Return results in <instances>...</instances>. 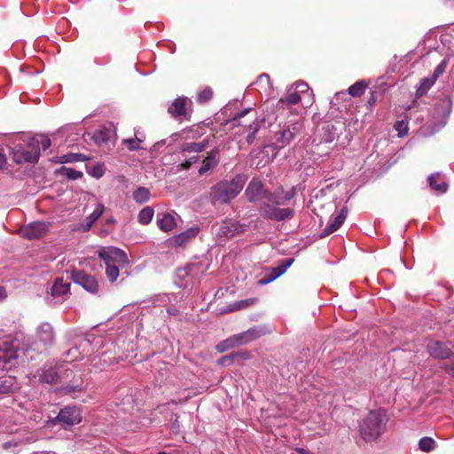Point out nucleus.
I'll return each mask as SVG.
<instances>
[{"label": "nucleus", "mask_w": 454, "mask_h": 454, "mask_svg": "<svg viewBox=\"0 0 454 454\" xmlns=\"http://www.w3.org/2000/svg\"><path fill=\"white\" fill-rule=\"evenodd\" d=\"M21 142L24 145L26 143V150H27L28 153L35 152L36 153V161L39 159L40 156V145H38V142L36 139V136L31 137L29 138H27V140L21 138Z\"/></svg>", "instance_id": "obj_29"}, {"label": "nucleus", "mask_w": 454, "mask_h": 454, "mask_svg": "<svg viewBox=\"0 0 454 454\" xmlns=\"http://www.w3.org/2000/svg\"><path fill=\"white\" fill-rule=\"evenodd\" d=\"M367 86H368V84L364 81H358V82H355L353 85H351L348 88L347 97L351 96V97L357 98V97L362 96L364 94L365 89L367 88Z\"/></svg>", "instance_id": "obj_27"}, {"label": "nucleus", "mask_w": 454, "mask_h": 454, "mask_svg": "<svg viewBox=\"0 0 454 454\" xmlns=\"http://www.w3.org/2000/svg\"><path fill=\"white\" fill-rule=\"evenodd\" d=\"M441 179L439 173L432 174L428 176V184L432 190L439 193H444L448 190V185L444 181L438 184Z\"/></svg>", "instance_id": "obj_23"}, {"label": "nucleus", "mask_w": 454, "mask_h": 454, "mask_svg": "<svg viewBox=\"0 0 454 454\" xmlns=\"http://www.w3.org/2000/svg\"><path fill=\"white\" fill-rule=\"evenodd\" d=\"M348 210L347 208H342L340 212L334 217L331 218L325 226V228L323 230L320 237H325L330 235L331 233L337 231L344 223V221L347 218Z\"/></svg>", "instance_id": "obj_15"}, {"label": "nucleus", "mask_w": 454, "mask_h": 454, "mask_svg": "<svg viewBox=\"0 0 454 454\" xmlns=\"http://www.w3.org/2000/svg\"><path fill=\"white\" fill-rule=\"evenodd\" d=\"M116 263L121 266H125L129 263V259L124 251L115 247V264Z\"/></svg>", "instance_id": "obj_37"}, {"label": "nucleus", "mask_w": 454, "mask_h": 454, "mask_svg": "<svg viewBox=\"0 0 454 454\" xmlns=\"http://www.w3.org/2000/svg\"><path fill=\"white\" fill-rule=\"evenodd\" d=\"M253 85L255 86V89L260 93H264L267 96L271 95L272 84L270 78L267 74H260Z\"/></svg>", "instance_id": "obj_18"}, {"label": "nucleus", "mask_w": 454, "mask_h": 454, "mask_svg": "<svg viewBox=\"0 0 454 454\" xmlns=\"http://www.w3.org/2000/svg\"><path fill=\"white\" fill-rule=\"evenodd\" d=\"M90 340L82 338L78 346H74L67 352V356H70L73 360L82 359L85 355L90 352Z\"/></svg>", "instance_id": "obj_17"}, {"label": "nucleus", "mask_w": 454, "mask_h": 454, "mask_svg": "<svg viewBox=\"0 0 454 454\" xmlns=\"http://www.w3.org/2000/svg\"><path fill=\"white\" fill-rule=\"evenodd\" d=\"M37 336L44 344H51L54 340V332L52 326L48 323H43L37 328Z\"/></svg>", "instance_id": "obj_20"}, {"label": "nucleus", "mask_w": 454, "mask_h": 454, "mask_svg": "<svg viewBox=\"0 0 454 454\" xmlns=\"http://www.w3.org/2000/svg\"><path fill=\"white\" fill-rule=\"evenodd\" d=\"M445 371L454 377V360L444 367Z\"/></svg>", "instance_id": "obj_49"}, {"label": "nucleus", "mask_w": 454, "mask_h": 454, "mask_svg": "<svg viewBox=\"0 0 454 454\" xmlns=\"http://www.w3.org/2000/svg\"><path fill=\"white\" fill-rule=\"evenodd\" d=\"M294 138V133L290 129H285L281 132L280 137L278 138V142L281 141V146H284L286 144L290 143V141Z\"/></svg>", "instance_id": "obj_44"}, {"label": "nucleus", "mask_w": 454, "mask_h": 454, "mask_svg": "<svg viewBox=\"0 0 454 454\" xmlns=\"http://www.w3.org/2000/svg\"><path fill=\"white\" fill-rule=\"evenodd\" d=\"M18 388L14 378L8 376L0 379V395L12 393Z\"/></svg>", "instance_id": "obj_24"}, {"label": "nucleus", "mask_w": 454, "mask_h": 454, "mask_svg": "<svg viewBox=\"0 0 454 454\" xmlns=\"http://www.w3.org/2000/svg\"><path fill=\"white\" fill-rule=\"evenodd\" d=\"M206 145H207V144L204 141L200 142V143H188L184 145L183 151L188 152V153H192V152L199 153V152L203 151L205 149Z\"/></svg>", "instance_id": "obj_34"}, {"label": "nucleus", "mask_w": 454, "mask_h": 454, "mask_svg": "<svg viewBox=\"0 0 454 454\" xmlns=\"http://www.w3.org/2000/svg\"><path fill=\"white\" fill-rule=\"evenodd\" d=\"M6 164V156L0 152V168H4Z\"/></svg>", "instance_id": "obj_51"}, {"label": "nucleus", "mask_w": 454, "mask_h": 454, "mask_svg": "<svg viewBox=\"0 0 454 454\" xmlns=\"http://www.w3.org/2000/svg\"><path fill=\"white\" fill-rule=\"evenodd\" d=\"M111 232L110 230L106 229V228H101L99 230V232H98V235L102 238L107 236L109 233Z\"/></svg>", "instance_id": "obj_52"}, {"label": "nucleus", "mask_w": 454, "mask_h": 454, "mask_svg": "<svg viewBox=\"0 0 454 454\" xmlns=\"http://www.w3.org/2000/svg\"><path fill=\"white\" fill-rule=\"evenodd\" d=\"M153 215V208L151 207H145L138 214V222L141 224L146 225L152 221Z\"/></svg>", "instance_id": "obj_31"}, {"label": "nucleus", "mask_w": 454, "mask_h": 454, "mask_svg": "<svg viewBox=\"0 0 454 454\" xmlns=\"http://www.w3.org/2000/svg\"><path fill=\"white\" fill-rule=\"evenodd\" d=\"M218 163L217 151L212 150L203 160L202 165L199 169L200 175L206 174L208 170L215 168Z\"/></svg>", "instance_id": "obj_22"}, {"label": "nucleus", "mask_w": 454, "mask_h": 454, "mask_svg": "<svg viewBox=\"0 0 454 454\" xmlns=\"http://www.w3.org/2000/svg\"><path fill=\"white\" fill-rule=\"evenodd\" d=\"M242 231H244V225L240 224L237 220L229 219L222 223L218 234L225 238H231Z\"/></svg>", "instance_id": "obj_13"}, {"label": "nucleus", "mask_w": 454, "mask_h": 454, "mask_svg": "<svg viewBox=\"0 0 454 454\" xmlns=\"http://www.w3.org/2000/svg\"><path fill=\"white\" fill-rule=\"evenodd\" d=\"M118 405L122 406L121 410L124 412H131L134 409V399H133L132 395H126L125 397L123 398L121 403H118Z\"/></svg>", "instance_id": "obj_35"}, {"label": "nucleus", "mask_w": 454, "mask_h": 454, "mask_svg": "<svg viewBox=\"0 0 454 454\" xmlns=\"http://www.w3.org/2000/svg\"><path fill=\"white\" fill-rule=\"evenodd\" d=\"M104 206L102 204H98L94 211L87 217L90 223H94L103 214Z\"/></svg>", "instance_id": "obj_43"}, {"label": "nucleus", "mask_w": 454, "mask_h": 454, "mask_svg": "<svg viewBox=\"0 0 454 454\" xmlns=\"http://www.w3.org/2000/svg\"><path fill=\"white\" fill-rule=\"evenodd\" d=\"M143 142L141 137H136L135 138L125 139L123 143L127 145V147L133 151L140 148V144Z\"/></svg>", "instance_id": "obj_41"}, {"label": "nucleus", "mask_w": 454, "mask_h": 454, "mask_svg": "<svg viewBox=\"0 0 454 454\" xmlns=\"http://www.w3.org/2000/svg\"><path fill=\"white\" fill-rule=\"evenodd\" d=\"M291 263H292V260L289 261L286 263V265L273 269L271 270V272L267 277L259 280V284L260 285H267L270 282L275 280L276 278H278L279 276H281L286 270L287 267H289L291 265Z\"/></svg>", "instance_id": "obj_25"}, {"label": "nucleus", "mask_w": 454, "mask_h": 454, "mask_svg": "<svg viewBox=\"0 0 454 454\" xmlns=\"http://www.w3.org/2000/svg\"><path fill=\"white\" fill-rule=\"evenodd\" d=\"M89 160V157L82 153H67L60 156V163H72L78 161H85Z\"/></svg>", "instance_id": "obj_30"}, {"label": "nucleus", "mask_w": 454, "mask_h": 454, "mask_svg": "<svg viewBox=\"0 0 454 454\" xmlns=\"http://www.w3.org/2000/svg\"><path fill=\"white\" fill-rule=\"evenodd\" d=\"M375 101H376L375 95H374V93H372L371 98L368 100V105L371 106L375 103Z\"/></svg>", "instance_id": "obj_55"}, {"label": "nucleus", "mask_w": 454, "mask_h": 454, "mask_svg": "<svg viewBox=\"0 0 454 454\" xmlns=\"http://www.w3.org/2000/svg\"><path fill=\"white\" fill-rule=\"evenodd\" d=\"M427 351L436 359H445L451 355L450 348L440 340H430L427 344Z\"/></svg>", "instance_id": "obj_12"}, {"label": "nucleus", "mask_w": 454, "mask_h": 454, "mask_svg": "<svg viewBox=\"0 0 454 454\" xmlns=\"http://www.w3.org/2000/svg\"><path fill=\"white\" fill-rule=\"evenodd\" d=\"M435 77H425L421 80L419 87L418 88V93L423 95L435 83Z\"/></svg>", "instance_id": "obj_33"}, {"label": "nucleus", "mask_w": 454, "mask_h": 454, "mask_svg": "<svg viewBox=\"0 0 454 454\" xmlns=\"http://www.w3.org/2000/svg\"><path fill=\"white\" fill-rule=\"evenodd\" d=\"M200 229L197 226H192L190 229L174 236L169 239V243L175 247L184 246L191 239H194L199 233Z\"/></svg>", "instance_id": "obj_16"}, {"label": "nucleus", "mask_w": 454, "mask_h": 454, "mask_svg": "<svg viewBox=\"0 0 454 454\" xmlns=\"http://www.w3.org/2000/svg\"><path fill=\"white\" fill-rule=\"evenodd\" d=\"M395 129L398 132V136L403 137L407 135L408 132V123L406 121H397L395 125Z\"/></svg>", "instance_id": "obj_39"}, {"label": "nucleus", "mask_w": 454, "mask_h": 454, "mask_svg": "<svg viewBox=\"0 0 454 454\" xmlns=\"http://www.w3.org/2000/svg\"><path fill=\"white\" fill-rule=\"evenodd\" d=\"M192 105L191 99L185 97L177 98L168 107V114H186L188 106Z\"/></svg>", "instance_id": "obj_21"}, {"label": "nucleus", "mask_w": 454, "mask_h": 454, "mask_svg": "<svg viewBox=\"0 0 454 454\" xmlns=\"http://www.w3.org/2000/svg\"><path fill=\"white\" fill-rule=\"evenodd\" d=\"M98 256L106 265V273L110 282H114V248L102 247L98 250Z\"/></svg>", "instance_id": "obj_14"}, {"label": "nucleus", "mask_w": 454, "mask_h": 454, "mask_svg": "<svg viewBox=\"0 0 454 454\" xmlns=\"http://www.w3.org/2000/svg\"><path fill=\"white\" fill-rule=\"evenodd\" d=\"M88 173L96 178H100L101 176H103L105 173L104 165L97 163L96 165L88 169Z\"/></svg>", "instance_id": "obj_38"}, {"label": "nucleus", "mask_w": 454, "mask_h": 454, "mask_svg": "<svg viewBox=\"0 0 454 454\" xmlns=\"http://www.w3.org/2000/svg\"><path fill=\"white\" fill-rule=\"evenodd\" d=\"M92 225H93V223H90V221H88V218H86L82 223H81V224L77 228V230L84 232V231H89Z\"/></svg>", "instance_id": "obj_47"}, {"label": "nucleus", "mask_w": 454, "mask_h": 454, "mask_svg": "<svg viewBox=\"0 0 454 454\" xmlns=\"http://www.w3.org/2000/svg\"><path fill=\"white\" fill-rule=\"evenodd\" d=\"M119 276V270L118 268L115 266V275H114V278L115 279L117 278V277Z\"/></svg>", "instance_id": "obj_56"}, {"label": "nucleus", "mask_w": 454, "mask_h": 454, "mask_svg": "<svg viewBox=\"0 0 454 454\" xmlns=\"http://www.w3.org/2000/svg\"><path fill=\"white\" fill-rule=\"evenodd\" d=\"M133 199L139 204L145 203L150 199V191L145 187H138L133 192Z\"/></svg>", "instance_id": "obj_32"}, {"label": "nucleus", "mask_w": 454, "mask_h": 454, "mask_svg": "<svg viewBox=\"0 0 454 454\" xmlns=\"http://www.w3.org/2000/svg\"><path fill=\"white\" fill-rule=\"evenodd\" d=\"M213 97V90L211 88L207 87L200 91L197 95V100L200 103L207 102Z\"/></svg>", "instance_id": "obj_36"}, {"label": "nucleus", "mask_w": 454, "mask_h": 454, "mask_svg": "<svg viewBox=\"0 0 454 454\" xmlns=\"http://www.w3.org/2000/svg\"><path fill=\"white\" fill-rule=\"evenodd\" d=\"M71 278L74 283L80 285L88 292L95 293L98 291V285L96 278L86 274L84 271L73 270Z\"/></svg>", "instance_id": "obj_10"}, {"label": "nucleus", "mask_w": 454, "mask_h": 454, "mask_svg": "<svg viewBox=\"0 0 454 454\" xmlns=\"http://www.w3.org/2000/svg\"><path fill=\"white\" fill-rule=\"evenodd\" d=\"M263 331L261 328L254 327L248 329L247 331L235 334L223 341L220 342L216 346V349L218 352H224L230 348H232L236 346H239L242 344H246L249 341H252L263 334Z\"/></svg>", "instance_id": "obj_5"}, {"label": "nucleus", "mask_w": 454, "mask_h": 454, "mask_svg": "<svg viewBox=\"0 0 454 454\" xmlns=\"http://www.w3.org/2000/svg\"><path fill=\"white\" fill-rule=\"evenodd\" d=\"M294 195V187L286 192L281 190L270 192L264 188L258 177L252 178L245 191V196L249 202L260 203L259 209L262 216L278 222L291 219L294 216V211L292 208L279 207V206H284Z\"/></svg>", "instance_id": "obj_1"}, {"label": "nucleus", "mask_w": 454, "mask_h": 454, "mask_svg": "<svg viewBox=\"0 0 454 454\" xmlns=\"http://www.w3.org/2000/svg\"><path fill=\"white\" fill-rule=\"evenodd\" d=\"M18 342L16 340L0 342V368L9 370L14 366L18 358Z\"/></svg>", "instance_id": "obj_6"}, {"label": "nucleus", "mask_w": 454, "mask_h": 454, "mask_svg": "<svg viewBox=\"0 0 454 454\" xmlns=\"http://www.w3.org/2000/svg\"><path fill=\"white\" fill-rule=\"evenodd\" d=\"M56 173L67 177L68 180H76L81 178L83 176V173L82 171L76 170L72 168L67 167H60L56 170Z\"/></svg>", "instance_id": "obj_26"}, {"label": "nucleus", "mask_w": 454, "mask_h": 454, "mask_svg": "<svg viewBox=\"0 0 454 454\" xmlns=\"http://www.w3.org/2000/svg\"><path fill=\"white\" fill-rule=\"evenodd\" d=\"M57 419L64 426V427L78 424L82 420L80 409L75 406L65 407L60 410Z\"/></svg>", "instance_id": "obj_9"}, {"label": "nucleus", "mask_w": 454, "mask_h": 454, "mask_svg": "<svg viewBox=\"0 0 454 454\" xmlns=\"http://www.w3.org/2000/svg\"><path fill=\"white\" fill-rule=\"evenodd\" d=\"M388 420L387 411L378 409L370 411L359 425V433L366 442L376 440L386 429Z\"/></svg>", "instance_id": "obj_3"}, {"label": "nucleus", "mask_w": 454, "mask_h": 454, "mask_svg": "<svg viewBox=\"0 0 454 454\" xmlns=\"http://www.w3.org/2000/svg\"><path fill=\"white\" fill-rule=\"evenodd\" d=\"M6 297L7 294L4 287L0 286V301H4Z\"/></svg>", "instance_id": "obj_53"}, {"label": "nucleus", "mask_w": 454, "mask_h": 454, "mask_svg": "<svg viewBox=\"0 0 454 454\" xmlns=\"http://www.w3.org/2000/svg\"><path fill=\"white\" fill-rule=\"evenodd\" d=\"M48 231V224L44 222H34L19 229L20 237L32 240L43 237Z\"/></svg>", "instance_id": "obj_7"}, {"label": "nucleus", "mask_w": 454, "mask_h": 454, "mask_svg": "<svg viewBox=\"0 0 454 454\" xmlns=\"http://www.w3.org/2000/svg\"><path fill=\"white\" fill-rule=\"evenodd\" d=\"M35 136L38 142V145H40V151H45L51 146V139L47 136L43 134H38Z\"/></svg>", "instance_id": "obj_42"}, {"label": "nucleus", "mask_w": 454, "mask_h": 454, "mask_svg": "<svg viewBox=\"0 0 454 454\" xmlns=\"http://www.w3.org/2000/svg\"><path fill=\"white\" fill-rule=\"evenodd\" d=\"M247 180V176L244 174L236 175L230 181L223 180L212 186L210 197L215 201L228 203L239 194Z\"/></svg>", "instance_id": "obj_4"}, {"label": "nucleus", "mask_w": 454, "mask_h": 454, "mask_svg": "<svg viewBox=\"0 0 454 454\" xmlns=\"http://www.w3.org/2000/svg\"><path fill=\"white\" fill-rule=\"evenodd\" d=\"M70 294V283L64 282L62 278H57L51 287V296L54 303L64 301Z\"/></svg>", "instance_id": "obj_11"}, {"label": "nucleus", "mask_w": 454, "mask_h": 454, "mask_svg": "<svg viewBox=\"0 0 454 454\" xmlns=\"http://www.w3.org/2000/svg\"><path fill=\"white\" fill-rule=\"evenodd\" d=\"M255 302V299L239 301L232 305L231 310L245 309Z\"/></svg>", "instance_id": "obj_45"}, {"label": "nucleus", "mask_w": 454, "mask_h": 454, "mask_svg": "<svg viewBox=\"0 0 454 454\" xmlns=\"http://www.w3.org/2000/svg\"><path fill=\"white\" fill-rule=\"evenodd\" d=\"M296 450L299 454H314V453L310 452L309 450H308L306 449H302V448H299Z\"/></svg>", "instance_id": "obj_54"}, {"label": "nucleus", "mask_w": 454, "mask_h": 454, "mask_svg": "<svg viewBox=\"0 0 454 454\" xmlns=\"http://www.w3.org/2000/svg\"><path fill=\"white\" fill-rule=\"evenodd\" d=\"M346 98H347V93L339 92L335 95L333 100H332V103H334V101H339L340 99H345Z\"/></svg>", "instance_id": "obj_50"}, {"label": "nucleus", "mask_w": 454, "mask_h": 454, "mask_svg": "<svg viewBox=\"0 0 454 454\" xmlns=\"http://www.w3.org/2000/svg\"><path fill=\"white\" fill-rule=\"evenodd\" d=\"M198 156H193L189 160H185L184 162L179 164L177 168L178 169H188L193 163H195L198 160Z\"/></svg>", "instance_id": "obj_46"}, {"label": "nucleus", "mask_w": 454, "mask_h": 454, "mask_svg": "<svg viewBox=\"0 0 454 454\" xmlns=\"http://www.w3.org/2000/svg\"><path fill=\"white\" fill-rule=\"evenodd\" d=\"M39 380L49 384L54 383L58 380V374L54 369H43L38 374Z\"/></svg>", "instance_id": "obj_28"}, {"label": "nucleus", "mask_w": 454, "mask_h": 454, "mask_svg": "<svg viewBox=\"0 0 454 454\" xmlns=\"http://www.w3.org/2000/svg\"><path fill=\"white\" fill-rule=\"evenodd\" d=\"M157 224L163 231H170L177 225V218L174 214H163L158 218Z\"/></svg>", "instance_id": "obj_19"}, {"label": "nucleus", "mask_w": 454, "mask_h": 454, "mask_svg": "<svg viewBox=\"0 0 454 454\" xmlns=\"http://www.w3.org/2000/svg\"><path fill=\"white\" fill-rule=\"evenodd\" d=\"M247 113H248V109H246V110L242 111L240 114H246Z\"/></svg>", "instance_id": "obj_57"}, {"label": "nucleus", "mask_w": 454, "mask_h": 454, "mask_svg": "<svg viewBox=\"0 0 454 454\" xmlns=\"http://www.w3.org/2000/svg\"><path fill=\"white\" fill-rule=\"evenodd\" d=\"M445 65L444 62H442L434 70L433 74V77H435V80L438 79L439 75L444 72Z\"/></svg>", "instance_id": "obj_48"}, {"label": "nucleus", "mask_w": 454, "mask_h": 454, "mask_svg": "<svg viewBox=\"0 0 454 454\" xmlns=\"http://www.w3.org/2000/svg\"><path fill=\"white\" fill-rule=\"evenodd\" d=\"M11 153L13 160L18 163L36 162V153H28L21 143V137H17L13 141V146L11 148Z\"/></svg>", "instance_id": "obj_8"}, {"label": "nucleus", "mask_w": 454, "mask_h": 454, "mask_svg": "<svg viewBox=\"0 0 454 454\" xmlns=\"http://www.w3.org/2000/svg\"><path fill=\"white\" fill-rule=\"evenodd\" d=\"M419 448L423 451H430L434 448V441L430 437H424L419 441Z\"/></svg>", "instance_id": "obj_40"}, {"label": "nucleus", "mask_w": 454, "mask_h": 454, "mask_svg": "<svg viewBox=\"0 0 454 454\" xmlns=\"http://www.w3.org/2000/svg\"><path fill=\"white\" fill-rule=\"evenodd\" d=\"M313 103L314 95L309 85L303 82H296L286 88L277 101L274 111L298 113L310 107Z\"/></svg>", "instance_id": "obj_2"}]
</instances>
